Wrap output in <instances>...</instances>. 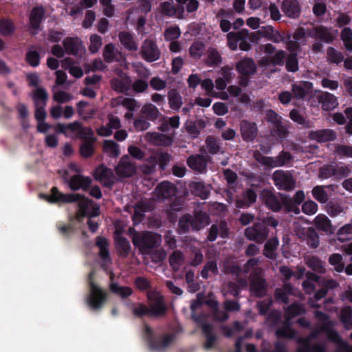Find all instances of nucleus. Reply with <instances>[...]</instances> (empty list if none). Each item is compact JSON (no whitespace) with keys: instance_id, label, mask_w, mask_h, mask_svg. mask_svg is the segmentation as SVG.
Returning <instances> with one entry per match:
<instances>
[{"instance_id":"f257e3e1","label":"nucleus","mask_w":352,"mask_h":352,"mask_svg":"<svg viewBox=\"0 0 352 352\" xmlns=\"http://www.w3.org/2000/svg\"><path fill=\"white\" fill-rule=\"evenodd\" d=\"M40 196L51 204H68L78 202V207L81 210L85 211L90 200L80 194H64L60 192L56 186L51 189V195L41 194Z\"/></svg>"},{"instance_id":"f03ea898","label":"nucleus","mask_w":352,"mask_h":352,"mask_svg":"<svg viewBox=\"0 0 352 352\" xmlns=\"http://www.w3.org/2000/svg\"><path fill=\"white\" fill-rule=\"evenodd\" d=\"M94 272H91L88 276V285L89 294L87 298V304L94 311H98L102 308L108 299V293L102 289L94 282Z\"/></svg>"},{"instance_id":"7ed1b4c3","label":"nucleus","mask_w":352,"mask_h":352,"mask_svg":"<svg viewBox=\"0 0 352 352\" xmlns=\"http://www.w3.org/2000/svg\"><path fill=\"white\" fill-rule=\"evenodd\" d=\"M133 232L132 242L142 253H148L151 250L160 245V235L148 231L138 232L133 230Z\"/></svg>"},{"instance_id":"20e7f679","label":"nucleus","mask_w":352,"mask_h":352,"mask_svg":"<svg viewBox=\"0 0 352 352\" xmlns=\"http://www.w3.org/2000/svg\"><path fill=\"white\" fill-rule=\"evenodd\" d=\"M144 336L148 342L149 349L157 351L165 350L174 341L175 338L172 334H164L162 337L155 338L153 329L146 324L144 327Z\"/></svg>"},{"instance_id":"39448f33","label":"nucleus","mask_w":352,"mask_h":352,"mask_svg":"<svg viewBox=\"0 0 352 352\" xmlns=\"http://www.w3.org/2000/svg\"><path fill=\"white\" fill-rule=\"evenodd\" d=\"M270 230L265 223L255 222L252 226L245 228L244 234L245 237L257 243H263L269 236Z\"/></svg>"},{"instance_id":"423d86ee","label":"nucleus","mask_w":352,"mask_h":352,"mask_svg":"<svg viewBox=\"0 0 352 352\" xmlns=\"http://www.w3.org/2000/svg\"><path fill=\"white\" fill-rule=\"evenodd\" d=\"M307 35L310 38L328 44L332 43L336 39V34L331 27L323 25H317L307 30Z\"/></svg>"},{"instance_id":"0eeeda50","label":"nucleus","mask_w":352,"mask_h":352,"mask_svg":"<svg viewBox=\"0 0 352 352\" xmlns=\"http://www.w3.org/2000/svg\"><path fill=\"white\" fill-rule=\"evenodd\" d=\"M272 179L274 185L279 190L291 191L296 186V180L293 175L288 171L277 170L274 173Z\"/></svg>"},{"instance_id":"6e6552de","label":"nucleus","mask_w":352,"mask_h":352,"mask_svg":"<svg viewBox=\"0 0 352 352\" xmlns=\"http://www.w3.org/2000/svg\"><path fill=\"white\" fill-rule=\"evenodd\" d=\"M318 332H311L306 338H300L297 342L300 346L297 348L296 352H327L326 346L321 343L311 344L310 340L316 338Z\"/></svg>"},{"instance_id":"1a4fd4ad","label":"nucleus","mask_w":352,"mask_h":352,"mask_svg":"<svg viewBox=\"0 0 352 352\" xmlns=\"http://www.w3.org/2000/svg\"><path fill=\"white\" fill-rule=\"evenodd\" d=\"M147 298L152 302L150 305L149 312L150 317H161L167 312V306L165 303L164 296L160 294L153 296L151 294H147Z\"/></svg>"},{"instance_id":"9d476101","label":"nucleus","mask_w":352,"mask_h":352,"mask_svg":"<svg viewBox=\"0 0 352 352\" xmlns=\"http://www.w3.org/2000/svg\"><path fill=\"white\" fill-rule=\"evenodd\" d=\"M115 170L118 177L126 178L132 177L136 173V166L129 156L125 155L120 160Z\"/></svg>"},{"instance_id":"9b49d317","label":"nucleus","mask_w":352,"mask_h":352,"mask_svg":"<svg viewBox=\"0 0 352 352\" xmlns=\"http://www.w3.org/2000/svg\"><path fill=\"white\" fill-rule=\"evenodd\" d=\"M142 58L147 62L152 63L160 57V52L156 43L151 39H146L141 47Z\"/></svg>"},{"instance_id":"f8f14e48","label":"nucleus","mask_w":352,"mask_h":352,"mask_svg":"<svg viewBox=\"0 0 352 352\" xmlns=\"http://www.w3.org/2000/svg\"><path fill=\"white\" fill-rule=\"evenodd\" d=\"M241 138L246 142H253L258 135V127L256 122L243 120L239 124Z\"/></svg>"},{"instance_id":"ddd939ff","label":"nucleus","mask_w":352,"mask_h":352,"mask_svg":"<svg viewBox=\"0 0 352 352\" xmlns=\"http://www.w3.org/2000/svg\"><path fill=\"white\" fill-rule=\"evenodd\" d=\"M268 289V284L266 280L258 276H254L250 283V291L252 296L256 298H263L266 296Z\"/></svg>"},{"instance_id":"4468645a","label":"nucleus","mask_w":352,"mask_h":352,"mask_svg":"<svg viewBox=\"0 0 352 352\" xmlns=\"http://www.w3.org/2000/svg\"><path fill=\"white\" fill-rule=\"evenodd\" d=\"M45 19V10L43 6H36L31 10L29 16L30 28L36 31L32 34H36L41 30V23Z\"/></svg>"},{"instance_id":"2eb2a0df","label":"nucleus","mask_w":352,"mask_h":352,"mask_svg":"<svg viewBox=\"0 0 352 352\" xmlns=\"http://www.w3.org/2000/svg\"><path fill=\"white\" fill-rule=\"evenodd\" d=\"M94 177L96 180L103 182L105 187H111L114 184L113 173L111 168L104 164L98 166L94 170Z\"/></svg>"},{"instance_id":"dca6fc26","label":"nucleus","mask_w":352,"mask_h":352,"mask_svg":"<svg viewBox=\"0 0 352 352\" xmlns=\"http://www.w3.org/2000/svg\"><path fill=\"white\" fill-rule=\"evenodd\" d=\"M259 33L263 38H267L274 43H283L289 32H280L271 25L263 26L260 29Z\"/></svg>"},{"instance_id":"f3484780","label":"nucleus","mask_w":352,"mask_h":352,"mask_svg":"<svg viewBox=\"0 0 352 352\" xmlns=\"http://www.w3.org/2000/svg\"><path fill=\"white\" fill-rule=\"evenodd\" d=\"M257 195L252 188H248L236 197L235 206L237 208H248L256 201Z\"/></svg>"},{"instance_id":"a211bd4d","label":"nucleus","mask_w":352,"mask_h":352,"mask_svg":"<svg viewBox=\"0 0 352 352\" xmlns=\"http://www.w3.org/2000/svg\"><path fill=\"white\" fill-rule=\"evenodd\" d=\"M261 196L265 206L273 212H279L282 208V197L280 199L272 191L265 189Z\"/></svg>"},{"instance_id":"6ab92c4d","label":"nucleus","mask_w":352,"mask_h":352,"mask_svg":"<svg viewBox=\"0 0 352 352\" xmlns=\"http://www.w3.org/2000/svg\"><path fill=\"white\" fill-rule=\"evenodd\" d=\"M256 65L252 58L245 57L236 64V70L243 77H250L256 72Z\"/></svg>"},{"instance_id":"aec40b11","label":"nucleus","mask_w":352,"mask_h":352,"mask_svg":"<svg viewBox=\"0 0 352 352\" xmlns=\"http://www.w3.org/2000/svg\"><path fill=\"white\" fill-rule=\"evenodd\" d=\"M281 10L290 19H297L301 13V6L298 0H283Z\"/></svg>"},{"instance_id":"412c9836","label":"nucleus","mask_w":352,"mask_h":352,"mask_svg":"<svg viewBox=\"0 0 352 352\" xmlns=\"http://www.w3.org/2000/svg\"><path fill=\"white\" fill-rule=\"evenodd\" d=\"M317 99L321 104L322 109L326 111L333 110L339 105L338 98L328 91H320Z\"/></svg>"},{"instance_id":"4be33fe9","label":"nucleus","mask_w":352,"mask_h":352,"mask_svg":"<svg viewBox=\"0 0 352 352\" xmlns=\"http://www.w3.org/2000/svg\"><path fill=\"white\" fill-rule=\"evenodd\" d=\"M91 184V179L90 177L79 174L73 175L68 181V185L73 191L80 189L87 191L89 188Z\"/></svg>"},{"instance_id":"5701e85b","label":"nucleus","mask_w":352,"mask_h":352,"mask_svg":"<svg viewBox=\"0 0 352 352\" xmlns=\"http://www.w3.org/2000/svg\"><path fill=\"white\" fill-rule=\"evenodd\" d=\"M188 166L195 171L203 173L206 171L207 159L202 155H191L186 160Z\"/></svg>"},{"instance_id":"b1692460","label":"nucleus","mask_w":352,"mask_h":352,"mask_svg":"<svg viewBox=\"0 0 352 352\" xmlns=\"http://www.w3.org/2000/svg\"><path fill=\"white\" fill-rule=\"evenodd\" d=\"M313 84L309 81H300L292 85V94L296 100H302L312 89Z\"/></svg>"},{"instance_id":"393cba45","label":"nucleus","mask_w":352,"mask_h":352,"mask_svg":"<svg viewBox=\"0 0 352 352\" xmlns=\"http://www.w3.org/2000/svg\"><path fill=\"white\" fill-rule=\"evenodd\" d=\"M308 137L309 139L316 140L318 142H325L336 140V133L331 129H320L310 131Z\"/></svg>"},{"instance_id":"a878e982","label":"nucleus","mask_w":352,"mask_h":352,"mask_svg":"<svg viewBox=\"0 0 352 352\" xmlns=\"http://www.w3.org/2000/svg\"><path fill=\"white\" fill-rule=\"evenodd\" d=\"M189 187L193 195L203 200L207 199L210 195L211 186L204 182H192Z\"/></svg>"},{"instance_id":"bb28decb","label":"nucleus","mask_w":352,"mask_h":352,"mask_svg":"<svg viewBox=\"0 0 352 352\" xmlns=\"http://www.w3.org/2000/svg\"><path fill=\"white\" fill-rule=\"evenodd\" d=\"M118 38L121 45L126 50L136 52L138 50V44L135 41L133 33L127 31H121L118 34Z\"/></svg>"},{"instance_id":"cd10ccee","label":"nucleus","mask_w":352,"mask_h":352,"mask_svg":"<svg viewBox=\"0 0 352 352\" xmlns=\"http://www.w3.org/2000/svg\"><path fill=\"white\" fill-rule=\"evenodd\" d=\"M65 52L69 55L77 56L82 48V43L78 37H67L63 41Z\"/></svg>"},{"instance_id":"c85d7f7f","label":"nucleus","mask_w":352,"mask_h":352,"mask_svg":"<svg viewBox=\"0 0 352 352\" xmlns=\"http://www.w3.org/2000/svg\"><path fill=\"white\" fill-rule=\"evenodd\" d=\"M287 56L285 51L278 50L274 55L267 56L262 59L261 64L263 65L283 66L285 64Z\"/></svg>"},{"instance_id":"c756f323","label":"nucleus","mask_w":352,"mask_h":352,"mask_svg":"<svg viewBox=\"0 0 352 352\" xmlns=\"http://www.w3.org/2000/svg\"><path fill=\"white\" fill-rule=\"evenodd\" d=\"M248 30L242 29L241 30L234 32H230L227 34L228 46L232 50H236L238 47V42L239 40L248 38Z\"/></svg>"},{"instance_id":"7c9ffc66","label":"nucleus","mask_w":352,"mask_h":352,"mask_svg":"<svg viewBox=\"0 0 352 352\" xmlns=\"http://www.w3.org/2000/svg\"><path fill=\"white\" fill-rule=\"evenodd\" d=\"M115 243L119 254L122 257H126L131 251V245L128 239L120 235L118 230L116 231Z\"/></svg>"},{"instance_id":"2f4dec72","label":"nucleus","mask_w":352,"mask_h":352,"mask_svg":"<svg viewBox=\"0 0 352 352\" xmlns=\"http://www.w3.org/2000/svg\"><path fill=\"white\" fill-rule=\"evenodd\" d=\"M209 216L202 210L195 211L192 217L193 230H199L210 223Z\"/></svg>"},{"instance_id":"473e14b6","label":"nucleus","mask_w":352,"mask_h":352,"mask_svg":"<svg viewBox=\"0 0 352 352\" xmlns=\"http://www.w3.org/2000/svg\"><path fill=\"white\" fill-rule=\"evenodd\" d=\"M222 62V57L219 51L214 47H209L207 50L206 64L210 67H214Z\"/></svg>"},{"instance_id":"72a5a7b5","label":"nucleus","mask_w":352,"mask_h":352,"mask_svg":"<svg viewBox=\"0 0 352 352\" xmlns=\"http://www.w3.org/2000/svg\"><path fill=\"white\" fill-rule=\"evenodd\" d=\"M279 245L278 238L274 237L268 239L265 244L263 254L268 258L276 259V250Z\"/></svg>"},{"instance_id":"f704fd0d","label":"nucleus","mask_w":352,"mask_h":352,"mask_svg":"<svg viewBox=\"0 0 352 352\" xmlns=\"http://www.w3.org/2000/svg\"><path fill=\"white\" fill-rule=\"evenodd\" d=\"M201 327L206 338V342L204 344V347L206 349H209L212 347L216 340V336L213 333L212 325L207 322H202Z\"/></svg>"},{"instance_id":"c9c22d12","label":"nucleus","mask_w":352,"mask_h":352,"mask_svg":"<svg viewBox=\"0 0 352 352\" xmlns=\"http://www.w3.org/2000/svg\"><path fill=\"white\" fill-rule=\"evenodd\" d=\"M326 189L333 190V186H316L312 189L313 197L321 204L328 201L329 195Z\"/></svg>"},{"instance_id":"e433bc0d","label":"nucleus","mask_w":352,"mask_h":352,"mask_svg":"<svg viewBox=\"0 0 352 352\" xmlns=\"http://www.w3.org/2000/svg\"><path fill=\"white\" fill-rule=\"evenodd\" d=\"M339 319L345 329H352V308L350 306H344L340 310Z\"/></svg>"},{"instance_id":"4c0bfd02","label":"nucleus","mask_w":352,"mask_h":352,"mask_svg":"<svg viewBox=\"0 0 352 352\" xmlns=\"http://www.w3.org/2000/svg\"><path fill=\"white\" fill-rule=\"evenodd\" d=\"M109 290L114 294L124 299L131 296L133 289L127 286H120L117 283L111 282L109 285Z\"/></svg>"},{"instance_id":"58836bf2","label":"nucleus","mask_w":352,"mask_h":352,"mask_svg":"<svg viewBox=\"0 0 352 352\" xmlns=\"http://www.w3.org/2000/svg\"><path fill=\"white\" fill-rule=\"evenodd\" d=\"M322 330L327 333L328 340L331 342L338 344V347L342 346L343 343H345L342 340L338 331L330 327L329 324H323Z\"/></svg>"},{"instance_id":"ea45409f","label":"nucleus","mask_w":352,"mask_h":352,"mask_svg":"<svg viewBox=\"0 0 352 352\" xmlns=\"http://www.w3.org/2000/svg\"><path fill=\"white\" fill-rule=\"evenodd\" d=\"M15 25L10 19L2 18L0 19V34L1 36H10L15 32Z\"/></svg>"},{"instance_id":"a19ab883","label":"nucleus","mask_w":352,"mask_h":352,"mask_svg":"<svg viewBox=\"0 0 352 352\" xmlns=\"http://www.w3.org/2000/svg\"><path fill=\"white\" fill-rule=\"evenodd\" d=\"M32 99L34 100V106H46L48 99V94L43 87H37L32 94Z\"/></svg>"},{"instance_id":"79ce46f5","label":"nucleus","mask_w":352,"mask_h":352,"mask_svg":"<svg viewBox=\"0 0 352 352\" xmlns=\"http://www.w3.org/2000/svg\"><path fill=\"white\" fill-rule=\"evenodd\" d=\"M306 311L304 306L298 302H293L285 309V315L288 319H292L296 316L302 315Z\"/></svg>"},{"instance_id":"37998d69","label":"nucleus","mask_w":352,"mask_h":352,"mask_svg":"<svg viewBox=\"0 0 352 352\" xmlns=\"http://www.w3.org/2000/svg\"><path fill=\"white\" fill-rule=\"evenodd\" d=\"M96 245L100 249V256L104 261L110 259V254L108 249L109 243L106 238L103 236H97Z\"/></svg>"},{"instance_id":"c03bdc74","label":"nucleus","mask_w":352,"mask_h":352,"mask_svg":"<svg viewBox=\"0 0 352 352\" xmlns=\"http://www.w3.org/2000/svg\"><path fill=\"white\" fill-rule=\"evenodd\" d=\"M282 196V207L289 212H294L296 214L300 213L299 206L297 205L292 198L288 195L280 194Z\"/></svg>"},{"instance_id":"a18cd8bd","label":"nucleus","mask_w":352,"mask_h":352,"mask_svg":"<svg viewBox=\"0 0 352 352\" xmlns=\"http://www.w3.org/2000/svg\"><path fill=\"white\" fill-rule=\"evenodd\" d=\"M103 151L111 157H117L120 154L119 145L113 140H107L103 142Z\"/></svg>"},{"instance_id":"49530a36","label":"nucleus","mask_w":352,"mask_h":352,"mask_svg":"<svg viewBox=\"0 0 352 352\" xmlns=\"http://www.w3.org/2000/svg\"><path fill=\"white\" fill-rule=\"evenodd\" d=\"M307 266L317 273H324L322 261L316 256H309L305 259Z\"/></svg>"},{"instance_id":"de8ad7c7","label":"nucleus","mask_w":352,"mask_h":352,"mask_svg":"<svg viewBox=\"0 0 352 352\" xmlns=\"http://www.w3.org/2000/svg\"><path fill=\"white\" fill-rule=\"evenodd\" d=\"M206 50L205 44L201 41L194 42L189 48L190 56L196 60L200 59Z\"/></svg>"},{"instance_id":"09e8293b","label":"nucleus","mask_w":352,"mask_h":352,"mask_svg":"<svg viewBox=\"0 0 352 352\" xmlns=\"http://www.w3.org/2000/svg\"><path fill=\"white\" fill-rule=\"evenodd\" d=\"M168 103L173 110L178 111L182 104V98L180 94L175 89L168 92Z\"/></svg>"},{"instance_id":"8fccbe9b","label":"nucleus","mask_w":352,"mask_h":352,"mask_svg":"<svg viewBox=\"0 0 352 352\" xmlns=\"http://www.w3.org/2000/svg\"><path fill=\"white\" fill-rule=\"evenodd\" d=\"M326 210L331 217H336L342 213H344L343 206L338 201H330L327 204Z\"/></svg>"},{"instance_id":"3c124183","label":"nucleus","mask_w":352,"mask_h":352,"mask_svg":"<svg viewBox=\"0 0 352 352\" xmlns=\"http://www.w3.org/2000/svg\"><path fill=\"white\" fill-rule=\"evenodd\" d=\"M297 53H289L285 59V69L289 72L295 73L299 69Z\"/></svg>"},{"instance_id":"603ef678","label":"nucleus","mask_w":352,"mask_h":352,"mask_svg":"<svg viewBox=\"0 0 352 352\" xmlns=\"http://www.w3.org/2000/svg\"><path fill=\"white\" fill-rule=\"evenodd\" d=\"M329 263L334 267V270L337 272H342L344 269L343 263V256L339 253H333L329 257Z\"/></svg>"},{"instance_id":"864d4df0","label":"nucleus","mask_w":352,"mask_h":352,"mask_svg":"<svg viewBox=\"0 0 352 352\" xmlns=\"http://www.w3.org/2000/svg\"><path fill=\"white\" fill-rule=\"evenodd\" d=\"M254 159L263 166L267 167H276V162L272 157H266L262 155L260 151L253 152Z\"/></svg>"},{"instance_id":"5fc2aeb1","label":"nucleus","mask_w":352,"mask_h":352,"mask_svg":"<svg viewBox=\"0 0 352 352\" xmlns=\"http://www.w3.org/2000/svg\"><path fill=\"white\" fill-rule=\"evenodd\" d=\"M141 112L148 120L151 121L157 120L160 116L158 109L153 104H147L143 106Z\"/></svg>"},{"instance_id":"6e6d98bb","label":"nucleus","mask_w":352,"mask_h":352,"mask_svg":"<svg viewBox=\"0 0 352 352\" xmlns=\"http://www.w3.org/2000/svg\"><path fill=\"white\" fill-rule=\"evenodd\" d=\"M316 227L323 232H331V221L325 215H318L315 219Z\"/></svg>"},{"instance_id":"4d7b16f0","label":"nucleus","mask_w":352,"mask_h":352,"mask_svg":"<svg viewBox=\"0 0 352 352\" xmlns=\"http://www.w3.org/2000/svg\"><path fill=\"white\" fill-rule=\"evenodd\" d=\"M102 56L104 62L107 63H111L117 58V52L113 43H110L104 46Z\"/></svg>"},{"instance_id":"13d9d810","label":"nucleus","mask_w":352,"mask_h":352,"mask_svg":"<svg viewBox=\"0 0 352 352\" xmlns=\"http://www.w3.org/2000/svg\"><path fill=\"white\" fill-rule=\"evenodd\" d=\"M96 140H91L90 141H84L80 144L79 153L82 157L89 158L94 153V144Z\"/></svg>"},{"instance_id":"bf43d9fd","label":"nucleus","mask_w":352,"mask_h":352,"mask_svg":"<svg viewBox=\"0 0 352 352\" xmlns=\"http://www.w3.org/2000/svg\"><path fill=\"white\" fill-rule=\"evenodd\" d=\"M184 261L183 253L179 250L174 251L168 258L170 267L174 271H177Z\"/></svg>"},{"instance_id":"052dcab7","label":"nucleus","mask_w":352,"mask_h":352,"mask_svg":"<svg viewBox=\"0 0 352 352\" xmlns=\"http://www.w3.org/2000/svg\"><path fill=\"white\" fill-rule=\"evenodd\" d=\"M275 334L278 338L294 339L296 336V332L291 327L290 324L287 323L278 328L276 331Z\"/></svg>"},{"instance_id":"680f3d73","label":"nucleus","mask_w":352,"mask_h":352,"mask_svg":"<svg viewBox=\"0 0 352 352\" xmlns=\"http://www.w3.org/2000/svg\"><path fill=\"white\" fill-rule=\"evenodd\" d=\"M340 38L342 41L345 49L352 52V30L351 28H344L340 33Z\"/></svg>"},{"instance_id":"e2e57ef3","label":"nucleus","mask_w":352,"mask_h":352,"mask_svg":"<svg viewBox=\"0 0 352 352\" xmlns=\"http://www.w3.org/2000/svg\"><path fill=\"white\" fill-rule=\"evenodd\" d=\"M209 272H211L213 275H217L219 274L217 263L215 260L208 261L201 271L200 275L203 278L208 279Z\"/></svg>"},{"instance_id":"0e129e2a","label":"nucleus","mask_w":352,"mask_h":352,"mask_svg":"<svg viewBox=\"0 0 352 352\" xmlns=\"http://www.w3.org/2000/svg\"><path fill=\"white\" fill-rule=\"evenodd\" d=\"M338 240L345 242L352 239V224H346L340 228L337 232Z\"/></svg>"},{"instance_id":"69168bd1","label":"nucleus","mask_w":352,"mask_h":352,"mask_svg":"<svg viewBox=\"0 0 352 352\" xmlns=\"http://www.w3.org/2000/svg\"><path fill=\"white\" fill-rule=\"evenodd\" d=\"M190 228L193 229L192 216L186 214L179 219V228L184 234L188 232Z\"/></svg>"},{"instance_id":"338daca9","label":"nucleus","mask_w":352,"mask_h":352,"mask_svg":"<svg viewBox=\"0 0 352 352\" xmlns=\"http://www.w3.org/2000/svg\"><path fill=\"white\" fill-rule=\"evenodd\" d=\"M289 118L292 121L302 126L304 128L308 129L311 127V122L307 120L296 109L291 110Z\"/></svg>"},{"instance_id":"774afa93","label":"nucleus","mask_w":352,"mask_h":352,"mask_svg":"<svg viewBox=\"0 0 352 352\" xmlns=\"http://www.w3.org/2000/svg\"><path fill=\"white\" fill-rule=\"evenodd\" d=\"M327 54L330 63L338 65L344 60V55L341 52L336 50L333 47H329L327 50Z\"/></svg>"}]
</instances>
